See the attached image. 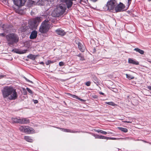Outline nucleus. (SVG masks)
I'll use <instances>...</instances> for the list:
<instances>
[{
	"instance_id": "38",
	"label": "nucleus",
	"mask_w": 151,
	"mask_h": 151,
	"mask_svg": "<svg viewBox=\"0 0 151 151\" xmlns=\"http://www.w3.org/2000/svg\"><path fill=\"white\" fill-rule=\"evenodd\" d=\"M59 65L60 66H63L64 65V63L63 62H60L59 63Z\"/></svg>"
},
{
	"instance_id": "44",
	"label": "nucleus",
	"mask_w": 151,
	"mask_h": 151,
	"mask_svg": "<svg viewBox=\"0 0 151 151\" xmlns=\"http://www.w3.org/2000/svg\"><path fill=\"white\" fill-rule=\"evenodd\" d=\"M4 75H0V78L4 77Z\"/></svg>"
},
{
	"instance_id": "36",
	"label": "nucleus",
	"mask_w": 151,
	"mask_h": 151,
	"mask_svg": "<svg viewBox=\"0 0 151 151\" xmlns=\"http://www.w3.org/2000/svg\"><path fill=\"white\" fill-rule=\"evenodd\" d=\"M23 93L24 95H26L27 94V92L25 88H23Z\"/></svg>"
},
{
	"instance_id": "43",
	"label": "nucleus",
	"mask_w": 151,
	"mask_h": 151,
	"mask_svg": "<svg viewBox=\"0 0 151 151\" xmlns=\"http://www.w3.org/2000/svg\"><path fill=\"white\" fill-rule=\"evenodd\" d=\"M147 88L148 89L151 91V86H148Z\"/></svg>"
},
{
	"instance_id": "22",
	"label": "nucleus",
	"mask_w": 151,
	"mask_h": 151,
	"mask_svg": "<svg viewBox=\"0 0 151 151\" xmlns=\"http://www.w3.org/2000/svg\"><path fill=\"white\" fill-rule=\"evenodd\" d=\"M134 50L136 51L137 52L140 53L142 55L144 53V51L143 50H141L137 48H135Z\"/></svg>"
},
{
	"instance_id": "6",
	"label": "nucleus",
	"mask_w": 151,
	"mask_h": 151,
	"mask_svg": "<svg viewBox=\"0 0 151 151\" xmlns=\"http://www.w3.org/2000/svg\"><path fill=\"white\" fill-rule=\"evenodd\" d=\"M19 129L21 131L28 134L32 133V131L33 132L34 130V129L32 127L24 126L20 127Z\"/></svg>"
},
{
	"instance_id": "12",
	"label": "nucleus",
	"mask_w": 151,
	"mask_h": 151,
	"mask_svg": "<svg viewBox=\"0 0 151 151\" xmlns=\"http://www.w3.org/2000/svg\"><path fill=\"white\" fill-rule=\"evenodd\" d=\"M29 120L27 118H22L20 119V124H26L29 123Z\"/></svg>"
},
{
	"instance_id": "9",
	"label": "nucleus",
	"mask_w": 151,
	"mask_h": 151,
	"mask_svg": "<svg viewBox=\"0 0 151 151\" xmlns=\"http://www.w3.org/2000/svg\"><path fill=\"white\" fill-rule=\"evenodd\" d=\"M14 4L18 6H23L26 0H13Z\"/></svg>"
},
{
	"instance_id": "37",
	"label": "nucleus",
	"mask_w": 151,
	"mask_h": 151,
	"mask_svg": "<svg viewBox=\"0 0 151 151\" xmlns=\"http://www.w3.org/2000/svg\"><path fill=\"white\" fill-rule=\"evenodd\" d=\"M132 0H128L127 6L129 7L131 4Z\"/></svg>"
},
{
	"instance_id": "8",
	"label": "nucleus",
	"mask_w": 151,
	"mask_h": 151,
	"mask_svg": "<svg viewBox=\"0 0 151 151\" xmlns=\"http://www.w3.org/2000/svg\"><path fill=\"white\" fill-rule=\"evenodd\" d=\"M125 8L124 5L122 3L120 2L119 4L116 5L115 7L114 10L116 12H118L122 11Z\"/></svg>"
},
{
	"instance_id": "21",
	"label": "nucleus",
	"mask_w": 151,
	"mask_h": 151,
	"mask_svg": "<svg viewBox=\"0 0 151 151\" xmlns=\"http://www.w3.org/2000/svg\"><path fill=\"white\" fill-rule=\"evenodd\" d=\"M24 139L27 141L32 142L33 141L31 137L28 136H24Z\"/></svg>"
},
{
	"instance_id": "5",
	"label": "nucleus",
	"mask_w": 151,
	"mask_h": 151,
	"mask_svg": "<svg viewBox=\"0 0 151 151\" xmlns=\"http://www.w3.org/2000/svg\"><path fill=\"white\" fill-rule=\"evenodd\" d=\"M65 10L66 8L64 6L62 5H59L55 11L56 14V16L57 17H59L62 15L65 12Z\"/></svg>"
},
{
	"instance_id": "18",
	"label": "nucleus",
	"mask_w": 151,
	"mask_h": 151,
	"mask_svg": "<svg viewBox=\"0 0 151 151\" xmlns=\"http://www.w3.org/2000/svg\"><path fill=\"white\" fill-rule=\"evenodd\" d=\"M11 120L13 123H17L20 124V117L18 118H12Z\"/></svg>"
},
{
	"instance_id": "32",
	"label": "nucleus",
	"mask_w": 151,
	"mask_h": 151,
	"mask_svg": "<svg viewBox=\"0 0 151 151\" xmlns=\"http://www.w3.org/2000/svg\"><path fill=\"white\" fill-rule=\"evenodd\" d=\"M53 63V61H51V60H48L47 62H46V64L47 65H48L50 64L51 63Z\"/></svg>"
},
{
	"instance_id": "16",
	"label": "nucleus",
	"mask_w": 151,
	"mask_h": 151,
	"mask_svg": "<svg viewBox=\"0 0 151 151\" xmlns=\"http://www.w3.org/2000/svg\"><path fill=\"white\" fill-rule=\"evenodd\" d=\"M128 62L129 63L132 64L134 65H138L139 64L138 62L131 58L128 59Z\"/></svg>"
},
{
	"instance_id": "2",
	"label": "nucleus",
	"mask_w": 151,
	"mask_h": 151,
	"mask_svg": "<svg viewBox=\"0 0 151 151\" xmlns=\"http://www.w3.org/2000/svg\"><path fill=\"white\" fill-rule=\"evenodd\" d=\"M49 24L48 20H45L42 23L40 27V32L43 33L47 32L49 29Z\"/></svg>"
},
{
	"instance_id": "34",
	"label": "nucleus",
	"mask_w": 151,
	"mask_h": 151,
	"mask_svg": "<svg viewBox=\"0 0 151 151\" xmlns=\"http://www.w3.org/2000/svg\"><path fill=\"white\" fill-rule=\"evenodd\" d=\"M26 89L31 94H32V92L29 88H27Z\"/></svg>"
},
{
	"instance_id": "26",
	"label": "nucleus",
	"mask_w": 151,
	"mask_h": 151,
	"mask_svg": "<svg viewBox=\"0 0 151 151\" xmlns=\"http://www.w3.org/2000/svg\"><path fill=\"white\" fill-rule=\"evenodd\" d=\"M126 75L127 78H128V79H130V80L133 79L134 78V77H133L132 76L129 75V74H126Z\"/></svg>"
},
{
	"instance_id": "50",
	"label": "nucleus",
	"mask_w": 151,
	"mask_h": 151,
	"mask_svg": "<svg viewBox=\"0 0 151 151\" xmlns=\"http://www.w3.org/2000/svg\"><path fill=\"white\" fill-rule=\"evenodd\" d=\"M151 1V0H149V1Z\"/></svg>"
},
{
	"instance_id": "20",
	"label": "nucleus",
	"mask_w": 151,
	"mask_h": 151,
	"mask_svg": "<svg viewBox=\"0 0 151 151\" xmlns=\"http://www.w3.org/2000/svg\"><path fill=\"white\" fill-rule=\"evenodd\" d=\"M94 136L96 139H106L107 137L103 136L102 135H95Z\"/></svg>"
},
{
	"instance_id": "3",
	"label": "nucleus",
	"mask_w": 151,
	"mask_h": 151,
	"mask_svg": "<svg viewBox=\"0 0 151 151\" xmlns=\"http://www.w3.org/2000/svg\"><path fill=\"white\" fill-rule=\"evenodd\" d=\"M13 88L7 86L4 88L2 90V92L3 97L4 98H8L11 93Z\"/></svg>"
},
{
	"instance_id": "10",
	"label": "nucleus",
	"mask_w": 151,
	"mask_h": 151,
	"mask_svg": "<svg viewBox=\"0 0 151 151\" xmlns=\"http://www.w3.org/2000/svg\"><path fill=\"white\" fill-rule=\"evenodd\" d=\"M42 18L41 17H37L33 20L32 23L35 26H37L41 21Z\"/></svg>"
},
{
	"instance_id": "14",
	"label": "nucleus",
	"mask_w": 151,
	"mask_h": 151,
	"mask_svg": "<svg viewBox=\"0 0 151 151\" xmlns=\"http://www.w3.org/2000/svg\"><path fill=\"white\" fill-rule=\"evenodd\" d=\"M56 32L58 35L61 36H64L65 34V32L64 30L61 29H58L55 30Z\"/></svg>"
},
{
	"instance_id": "25",
	"label": "nucleus",
	"mask_w": 151,
	"mask_h": 151,
	"mask_svg": "<svg viewBox=\"0 0 151 151\" xmlns=\"http://www.w3.org/2000/svg\"><path fill=\"white\" fill-rule=\"evenodd\" d=\"M96 132L98 133H101L106 134H107V132L105 131H103L101 130L98 129V130H95Z\"/></svg>"
},
{
	"instance_id": "31",
	"label": "nucleus",
	"mask_w": 151,
	"mask_h": 151,
	"mask_svg": "<svg viewBox=\"0 0 151 151\" xmlns=\"http://www.w3.org/2000/svg\"><path fill=\"white\" fill-rule=\"evenodd\" d=\"M106 103L110 105H111L112 106H114L115 105L114 103L113 102H106Z\"/></svg>"
},
{
	"instance_id": "29",
	"label": "nucleus",
	"mask_w": 151,
	"mask_h": 151,
	"mask_svg": "<svg viewBox=\"0 0 151 151\" xmlns=\"http://www.w3.org/2000/svg\"><path fill=\"white\" fill-rule=\"evenodd\" d=\"M119 139V138H114V137H107V138H106V139L116 140V139Z\"/></svg>"
},
{
	"instance_id": "35",
	"label": "nucleus",
	"mask_w": 151,
	"mask_h": 151,
	"mask_svg": "<svg viewBox=\"0 0 151 151\" xmlns=\"http://www.w3.org/2000/svg\"><path fill=\"white\" fill-rule=\"evenodd\" d=\"M91 82L89 81L86 82L85 84L86 85V86H90L91 85Z\"/></svg>"
},
{
	"instance_id": "24",
	"label": "nucleus",
	"mask_w": 151,
	"mask_h": 151,
	"mask_svg": "<svg viewBox=\"0 0 151 151\" xmlns=\"http://www.w3.org/2000/svg\"><path fill=\"white\" fill-rule=\"evenodd\" d=\"M118 128L120 130L124 132H127L128 131L127 129L125 128L122 127H118Z\"/></svg>"
},
{
	"instance_id": "17",
	"label": "nucleus",
	"mask_w": 151,
	"mask_h": 151,
	"mask_svg": "<svg viewBox=\"0 0 151 151\" xmlns=\"http://www.w3.org/2000/svg\"><path fill=\"white\" fill-rule=\"evenodd\" d=\"M77 44L79 50L82 52H84L85 50V48L83 45L80 42H78Z\"/></svg>"
},
{
	"instance_id": "13",
	"label": "nucleus",
	"mask_w": 151,
	"mask_h": 151,
	"mask_svg": "<svg viewBox=\"0 0 151 151\" xmlns=\"http://www.w3.org/2000/svg\"><path fill=\"white\" fill-rule=\"evenodd\" d=\"M73 0H64V2L66 4L68 9L70 8L73 4Z\"/></svg>"
},
{
	"instance_id": "23",
	"label": "nucleus",
	"mask_w": 151,
	"mask_h": 151,
	"mask_svg": "<svg viewBox=\"0 0 151 151\" xmlns=\"http://www.w3.org/2000/svg\"><path fill=\"white\" fill-rule=\"evenodd\" d=\"M27 57L32 60H34L36 58V56L34 55L30 54L28 55Z\"/></svg>"
},
{
	"instance_id": "49",
	"label": "nucleus",
	"mask_w": 151,
	"mask_h": 151,
	"mask_svg": "<svg viewBox=\"0 0 151 151\" xmlns=\"http://www.w3.org/2000/svg\"><path fill=\"white\" fill-rule=\"evenodd\" d=\"M144 142H147L145 141H143Z\"/></svg>"
},
{
	"instance_id": "48",
	"label": "nucleus",
	"mask_w": 151,
	"mask_h": 151,
	"mask_svg": "<svg viewBox=\"0 0 151 151\" xmlns=\"http://www.w3.org/2000/svg\"><path fill=\"white\" fill-rule=\"evenodd\" d=\"M40 63H41V64H44V63H43V62H41Z\"/></svg>"
},
{
	"instance_id": "19",
	"label": "nucleus",
	"mask_w": 151,
	"mask_h": 151,
	"mask_svg": "<svg viewBox=\"0 0 151 151\" xmlns=\"http://www.w3.org/2000/svg\"><path fill=\"white\" fill-rule=\"evenodd\" d=\"M60 129L62 131L64 132H71V133H77V132H79L78 131H74L73 130H71L70 129Z\"/></svg>"
},
{
	"instance_id": "1",
	"label": "nucleus",
	"mask_w": 151,
	"mask_h": 151,
	"mask_svg": "<svg viewBox=\"0 0 151 151\" xmlns=\"http://www.w3.org/2000/svg\"><path fill=\"white\" fill-rule=\"evenodd\" d=\"M6 38L10 46L12 45L14 43H17L19 41V37L14 33H10L6 35Z\"/></svg>"
},
{
	"instance_id": "46",
	"label": "nucleus",
	"mask_w": 151,
	"mask_h": 151,
	"mask_svg": "<svg viewBox=\"0 0 151 151\" xmlns=\"http://www.w3.org/2000/svg\"><path fill=\"white\" fill-rule=\"evenodd\" d=\"M124 122H126V123H131V122H129V121H125Z\"/></svg>"
},
{
	"instance_id": "40",
	"label": "nucleus",
	"mask_w": 151,
	"mask_h": 151,
	"mask_svg": "<svg viewBox=\"0 0 151 151\" xmlns=\"http://www.w3.org/2000/svg\"><path fill=\"white\" fill-rule=\"evenodd\" d=\"M33 101L35 104H37L38 103V101L37 100H33Z\"/></svg>"
},
{
	"instance_id": "4",
	"label": "nucleus",
	"mask_w": 151,
	"mask_h": 151,
	"mask_svg": "<svg viewBox=\"0 0 151 151\" xmlns=\"http://www.w3.org/2000/svg\"><path fill=\"white\" fill-rule=\"evenodd\" d=\"M116 5L117 3L115 0H110L107 2L106 6L109 10L112 11L115 9Z\"/></svg>"
},
{
	"instance_id": "41",
	"label": "nucleus",
	"mask_w": 151,
	"mask_h": 151,
	"mask_svg": "<svg viewBox=\"0 0 151 151\" xmlns=\"http://www.w3.org/2000/svg\"><path fill=\"white\" fill-rule=\"evenodd\" d=\"M27 50H24L23 51H22V52H21V53H26Z\"/></svg>"
},
{
	"instance_id": "11",
	"label": "nucleus",
	"mask_w": 151,
	"mask_h": 151,
	"mask_svg": "<svg viewBox=\"0 0 151 151\" xmlns=\"http://www.w3.org/2000/svg\"><path fill=\"white\" fill-rule=\"evenodd\" d=\"M1 27L5 32H7L10 29L11 26L7 24H3Z\"/></svg>"
},
{
	"instance_id": "33",
	"label": "nucleus",
	"mask_w": 151,
	"mask_h": 151,
	"mask_svg": "<svg viewBox=\"0 0 151 151\" xmlns=\"http://www.w3.org/2000/svg\"><path fill=\"white\" fill-rule=\"evenodd\" d=\"M23 78H24L25 79V80L27 82H30L31 83H33V82L31 81H30L29 80V79H28L26 77H25V76H23Z\"/></svg>"
},
{
	"instance_id": "7",
	"label": "nucleus",
	"mask_w": 151,
	"mask_h": 151,
	"mask_svg": "<svg viewBox=\"0 0 151 151\" xmlns=\"http://www.w3.org/2000/svg\"><path fill=\"white\" fill-rule=\"evenodd\" d=\"M11 93L8 99L11 100H14L17 98L18 94L15 89L13 88L12 89Z\"/></svg>"
},
{
	"instance_id": "28",
	"label": "nucleus",
	"mask_w": 151,
	"mask_h": 151,
	"mask_svg": "<svg viewBox=\"0 0 151 151\" xmlns=\"http://www.w3.org/2000/svg\"><path fill=\"white\" fill-rule=\"evenodd\" d=\"M68 95H69L70 97H72L73 98H75L76 99H78V97L74 95H72L70 93H68Z\"/></svg>"
},
{
	"instance_id": "39",
	"label": "nucleus",
	"mask_w": 151,
	"mask_h": 151,
	"mask_svg": "<svg viewBox=\"0 0 151 151\" xmlns=\"http://www.w3.org/2000/svg\"><path fill=\"white\" fill-rule=\"evenodd\" d=\"M79 100L81 101H82L83 102H85L86 101V100H84V99H81L79 98L78 97V99Z\"/></svg>"
},
{
	"instance_id": "47",
	"label": "nucleus",
	"mask_w": 151,
	"mask_h": 151,
	"mask_svg": "<svg viewBox=\"0 0 151 151\" xmlns=\"http://www.w3.org/2000/svg\"><path fill=\"white\" fill-rule=\"evenodd\" d=\"M57 128H58V129H62V128H60V127H57Z\"/></svg>"
},
{
	"instance_id": "45",
	"label": "nucleus",
	"mask_w": 151,
	"mask_h": 151,
	"mask_svg": "<svg viewBox=\"0 0 151 151\" xmlns=\"http://www.w3.org/2000/svg\"><path fill=\"white\" fill-rule=\"evenodd\" d=\"M99 93L100 94H101V95H104V93L102 92H100Z\"/></svg>"
},
{
	"instance_id": "15",
	"label": "nucleus",
	"mask_w": 151,
	"mask_h": 151,
	"mask_svg": "<svg viewBox=\"0 0 151 151\" xmlns=\"http://www.w3.org/2000/svg\"><path fill=\"white\" fill-rule=\"evenodd\" d=\"M37 36V32L34 30L32 32L30 35L29 38L30 39H34L36 38Z\"/></svg>"
},
{
	"instance_id": "30",
	"label": "nucleus",
	"mask_w": 151,
	"mask_h": 151,
	"mask_svg": "<svg viewBox=\"0 0 151 151\" xmlns=\"http://www.w3.org/2000/svg\"><path fill=\"white\" fill-rule=\"evenodd\" d=\"M34 2V1H32L31 0H28V4L29 5H30V6L32 5L33 4Z\"/></svg>"
},
{
	"instance_id": "27",
	"label": "nucleus",
	"mask_w": 151,
	"mask_h": 151,
	"mask_svg": "<svg viewBox=\"0 0 151 151\" xmlns=\"http://www.w3.org/2000/svg\"><path fill=\"white\" fill-rule=\"evenodd\" d=\"M77 56L79 57L80 58V60H84V58L83 56L81 55V54H79L77 55Z\"/></svg>"
},
{
	"instance_id": "42",
	"label": "nucleus",
	"mask_w": 151,
	"mask_h": 151,
	"mask_svg": "<svg viewBox=\"0 0 151 151\" xmlns=\"http://www.w3.org/2000/svg\"><path fill=\"white\" fill-rule=\"evenodd\" d=\"M0 36L2 37L5 36V34L4 33H0Z\"/></svg>"
}]
</instances>
